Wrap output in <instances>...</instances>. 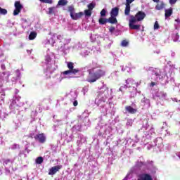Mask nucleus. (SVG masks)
Segmentation results:
<instances>
[{
    "label": "nucleus",
    "instance_id": "1",
    "mask_svg": "<svg viewBox=\"0 0 180 180\" xmlns=\"http://www.w3.org/2000/svg\"><path fill=\"white\" fill-rule=\"evenodd\" d=\"M146 18V13L143 11H139L135 15H130L129 20V27L131 30H140L141 25H136L137 22H141Z\"/></svg>",
    "mask_w": 180,
    "mask_h": 180
},
{
    "label": "nucleus",
    "instance_id": "2",
    "mask_svg": "<svg viewBox=\"0 0 180 180\" xmlns=\"http://www.w3.org/2000/svg\"><path fill=\"white\" fill-rule=\"evenodd\" d=\"M95 68L89 69L88 70L89 75L86 79L87 82L92 84L96 82L98 79H101L102 77H104L105 72L103 70L98 69L96 71L94 70Z\"/></svg>",
    "mask_w": 180,
    "mask_h": 180
},
{
    "label": "nucleus",
    "instance_id": "3",
    "mask_svg": "<svg viewBox=\"0 0 180 180\" xmlns=\"http://www.w3.org/2000/svg\"><path fill=\"white\" fill-rule=\"evenodd\" d=\"M68 68L69 69L68 70L63 72V75H68L69 74H73L75 75V74H78V72H79V70L74 68V63L72 62L68 63Z\"/></svg>",
    "mask_w": 180,
    "mask_h": 180
},
{
    "label": "nucleus",
    "instance_id": "4",
    "mask_svg": "<svg viewBox=\"0 0 180 180\" xmlns=\"http://www.w3.org/2000/svg\"><path fill=\"white\" fill-rule=\"evenodd\" d=\"M14 6L15 8L13 11V15L14 16H16L18 13H20V11L23 9V6L20 4V1H15Z\"/></svg>",
    "mask_w": 180,
    "mask_h": 180
},
{
    "label": "nucleus",
    "instance_id": "5",
    "mask_svg": "<svg viewBox=\"0 0 180 180\" xmlns=\"http://www.w3.org/2000/svg\"><path fill=\"white\" fill-rule=\"evenodd\" d=\"M61 168H63V166L61 165L52 167L51 169H49V175H56V174H57V172H58Z\"/></svg>",
    "mask_w": 180,
    "mask_h": 180
},
{
    "label": "nucleus",
    "instance_id": "6",
    "mask_svg": "<svg viewBox=\"0 0 180 180\" xmlns=\"http://www.w3.org/2000/svg\"><path fill=\"white\" fill-rule=\"evenodd\" d=\"M34 139L37 140L41 144H43V143H46V136H44V133L37 134Z\"/></svg>",
    "mask_w": 180,
    "mask_h": 180
},
{
    "label": "nucleus",
    "instance_id": "7",
    "mask_svg": "<svg viewBox=\"0 0 180 180\" xmlns=\"http://www.w3.org/2000/svg\"><path fill=\"white\" fill-rule=\"evenodd\" d=\"M84 16V13L79 12V13H76L70 15L71 18L73 19V20H78V19H80V18H82Z\"/></svg>",
    "mask_w": 180,
    "mask_h": 180
},
{
    "label": "nucleus",
    "instance_id": "8",
    "mask_svg": "<svg viewBox=\"0 0 180 180\" xmlns=\"http://www.w3.org/2000/svg\"><path fill=\"white\" fill-rule=\"evenodd\" d=\"M119 15V7L112 8L110 11V16L117 18Z\"/></svg>",
    "mask_w": 180,
    "mask_h": 180
},
{
    "label": "nucleus",
    "instance_id": "9",
    "mask_svg": "<svg viewBox=\"0 0 180 180\" xmlns=\"http://www.w3.org/2000/svg\"><path fill=\"white\" fill-rule=\"evenodd\" d=\"M126 111L129 113H131V115H134L137 112V109L133 108V107L130 105H127L125 107Z\"/></svg>",
    "mask_w": 180,
    "mask_h": 180
},
{
    "label": "nucleus",
    "instance_id": "10",
    "mask_svg": "<svg viewBox=\"0 0 180 180\" xmlns=\"http://www.w3.org/2000/svg\"><path fill=\"white\" fill-rule=\"evenodd\" d=\"M164 8H165V4L164 1L159 2L155 6L156 11H161L164 9Z\"/></svg>",
    "mask_w": 180,
    "mask_h": 180
},
{
    "label": "nucleus",
    "instance_id": "11",
    "mask_svg": "<svg viewBox=\"0 0 180 180\" xmlns=\"http://www.w3.org/2000/svg\"><path fill=\"white\" fill-rule=\"evenodd\" d=\"M108 23H111V25H116L117 23V18L113 15H110V17L108 19Z\"/></svg>",
    "mask_w": 180,
    "mask_h": 180
},
{
    "label": "nucleus",
    "instance_id": "12",
    "mask_svg": "<svg viewBox=\"0 0 180 180\" xmlns=\"http://www.w3.org/2000/svg\"><path fill=\"white\" fill-rule=\"evenodd\" d=\"M172 15V8H168L165 10V18H169Z\"/></svg>",
    "mask_w": 180,
    "mask_h": 180
},
{
    "label": "nucleus",
    "instance_id": "13",
    "mask_svg": "<svg viewBox=\"0 0 180 180\" xmlns=\"http://www.w3.org/2000/svg\"><path fill=\"white\" fill-rule=\"evenodd\" d=\"M124 15L129 16L130 15V5L125 4Z\"/></svg>",
    "mask_w": 180,
    "mask_h": 180
},
{
    "label": "nucleus",
    "instance_id": "14",
    "mask_svg": "<svg viewBox=\"0 0 180 180\" xmlns=\"http://www.w3.org/2000/svg\"><path fill=\"white\" fill-rule=\"evenodd\" d=\"M108 22V18H101L98 20L99 25H106V23Z\"/></svg>",
    "mask_w": 180,
    "mask_h": 180
},
{
    "label": "nucleus",
    "instance_id": "15",
    "mask_svg": "<svg viewBox=\"0 0 180 180\" xmlns=\"http://www.w3.org/2000/svg\"><path fill=\"white\" fill-rule=\"evenodd\" d=\"M37 36V33L34 32H32L29 35V39L30 40H34L36 39V37Z\"/></svg>",
    "mask_w": 180,
    "mask_h": 180
},
{
    "label": "nucleus",
    "instance_id": "16",
    "mask_svg": "<svg viewBox=\"0 0 180 180\" xmlns=\"http://www.w3.org/2000/svg\"><path fill=\"white\" fill-rule=\"evenodd\" d=\"M152 72L153 75H155V77H161V72L160 70L155 69V70H153Z\"/></svg>",
    "mask_w": 180,
    "mask_h": 180
},
{
    "label": "nucleus",
    "instance_id": "17",
    "mask_svg": "<svg viewBox=\"0 0 180 180\" xmlns=\"http://www.w3.org/2000/svg\"><path fill=\"white\" fill-rule=\"evenodd\" d=\"M67 4H68V1H67V0H59L58 5L60 6H65V5H67Z\"/></svg>",
    "mask_w": 180,
    "mask_h": 180
},
{
    "label": "nucleus",
    "instance_id": "18",
    "mask_svg": "<svg viewBox=\"0 0 180 180\" xmlns=\"http://www.w3.org/2000/svg\"><path fill=\"white\" fill-rule=\"evenodd\" d=\"M84 15L85 16H86L87 18H91V15H92V11L91 10H84Z\"/></svg>",
    "mask_w": 180,
    "mask_h": 180
},
{
    "label": "nucleus",
    "instance_id": "19",
    "mask_svg": "<svg viewBox=\"0 0 180 180\" xmlns=\"http://www.w3.org/2000/svg\"><path fill=\"white\" fill-rule=\"evenodd\" d=\"M43 161H44L43 157L39 156L36 159V164H39V165L43 164Z\"/></svg>",
    "mask_w": 180,
    "mask_h": 180
},
{
    "label": "nucleus",
    "instance_id": "20",
    "mask_svg": "<svg viewBox=\"0 0 180 180\" xmlns=\"http://www.w3.org/2000/svg\"><path fill=\"white\" fill-rule=\"evenodd\" d=\"M14 75H15V79H19L20 78V71L19 70H15Z\"/></svg>",
    "mask_w": 180,
    "mask_h": 180
},
{
    "label": "nucleus",
    "instance_id": "21",
    "mask_svg": "<svg viewBox=\"0 0 180 180\" xmlns=\"http://www.w3.org/2000/svg\"><path fill=\"white\" fill-rule=\"evenodd\" d=\"M68 11L70 13V16H72V15L74 14V12H75L74 6H70L68 7Z\"/></svg>",
    "mask_w": 180,
    "mask_h": 180
},
{
    "label": "nucleus",
    "instance_id": "22",
    "mask_svg": "<svg viewBox=\"0 0 180 180\" xmlns=\"http://www.w3.org/2000/svg\"><path fill=\"white\" fill-rule=\"evenodd\" d=\"M0 13L1 15H6V13H8V11L5 8H2L1 7H0Z\"/></svg>",
    "mask_w": 180,
    "mask_h": 180
},
{
    "label": "nucleus",
    "instance_id": "23",
    "mask_svg": "<svg viewBox=\"0 0 180 180\" xmlns=\"http://www.w3.org/2000/svg\"><path fill=\"white\" fill-rule=\"evenodd\" d=\"M94 8H95V4H94L93 3H91L88 5V10L89 11H93Z\"/></svg>",
    "mask_w": 180,
    "mask_h": 180
},
{
    "label": "nucleus",
    "instance_id": "24",
    "mask_svg": "<svg viewBox=\"0 0 180 180\" xmlns=\"http://www.w3.org/2000/svg\"><path fill=\"white\" fill-rule=\"evenodd\" d=\"M100 14H101V18H105V16H106V10L105 8H103L101 11Z\"/></svg>",
    "mask_w": 180,
    "mask_h": 180
},
{
    "label": "nucleus",
    "instance_id": "25",
    "mask_svg": "<svg viewBox=\"0 0 180 180\" xmlns=\"http://www.w3.org/2000/svg\"><path fill=\"white\" fill-rule=\"evenodd\" d=\"M41 2H43V4H53V0H40Z\"/></svg>",
    "mask_w": 180,
    "mask_h": 180
},
{
    "label": "nucleus",
    "instance_id": "26",
    "mask_svg": "<svg viewBox=\"0 0 180 180\" xmlns=\"http://www.w3.org/2000/svg\"><path fill=\"white\" fill-rule=\"evenodd\" d=\"M54 9H56V7H50L49 8V15H52V13H54Z\"/></svg>",
    "mask_w": 180,
    "mask_h": 180
},
{
    "label": "nucleus",
    "instance_id": "27",
    "mask_svg": "<svg viewBox=\"0 0 180 180\" xmlns=\"http://www.w3.org/2000/svg\"><path fill=\"white\" fill-rule=\"evenodd\" d=\"M108 30L111 34H113V32H115V30H116V28L113 26H111V27H110Z\"/></svg>",
    "mask_w": 180,
    "mask_h": 180
},
{
    "label": "nucleus",
    "instance_id": "28",
    "mask_svg": "<svg viewBox=\"0 0 180 180\" xmlns=\"http://www.w3.org/2000/svg\"><path fill=\"white\" fill-rule=\"evenodd\" d=\"M154 29L155 30L160 29V24H158V21H155L154 24Z\"/></svg>",
    "mask_w": 180,
    "mask_h": 180
},
{
    "label": "nucleus",
    "instance_id": "29",
    "mask_svg": "<svg viewBox=\"0 0 180 180\" xmlns=\"http://www.w3.org/2000/svg\"><path fill=\"white\" fill-rule=\"evenodd\" d=\"M122 46H123V47H127V46H129V42L126 40H123L122 41Z\"/></svg>",
    "mask_w": 180,
    "mask_h": 180
},
{
    "label": "nucleus",
    "instance_id": "30",
    "mask_svg": "<svg viewBox=\"0 0 180 180\" xmlns=\"http://www.w3.org/2000/svg\"><path fill=\"white\" fill-rule=\"evenodd\" d=\"M8 164H11V159L4 160V165H8Z\"/></svg>",
    "mask_w": 180,
    "mask_h": 180
},
{
    "label": "nucleus",
    "instance_id": "31",
    "mask_svg": "<svg viewBox=\"0 0 180 180\" xmlns=\"http://www.w3.org/2000/svg\"><path fill=\"white\" fill-rule=\"evenodd\" d=\"M132 2H134V0H126L125 5H130Z\"/></svg>",
    "mask_w": 180,
    "mask_h": 180
},
{
    "label": "nucleus",
    "instance_id": "32",
    "mask_svg": "<svg viewBox=\"0 0 180 180\" xmlns=\"http://www.w3.org/2000/svg\"><path fill=\"white\" fill-rule=\"evenodd\" d=\"M176 1L178 0H169L170 5H175V4H176Z\"/></svg>",
    "mask_w": 180,
    "mask_h": 180
},
{
    "label": "nucleus",
    "instance_id": "33",
    "mask_svg": "<svg viewBox=\"0 0 180 180\" xmlns=\"http://www.w3.org/2000/svg\"><path fill=\"white\" fill-rule=\"evenodd\" d=\"M143 165H146V164L143 162H138V167H143Z\"/></svg>",
    "mask_w": 180,
    "mask_h": 180
},
{
    "label": "nucleus",
    "instance_id": "34",
    "mask_svg": "<svg viewBox=\"0 0 180 180\" xmlns=\"http://www.w3.org/2000/svg\"><path fill=\"white\" fill-rule=\"evenodd\" d=\"M73 105H74V106H78V101H75L73 102Z\"/></svg>",
    "mask_w": 180,
    "mask_h": 180
},
{
    "label": "nucleus",
    "instance_id": "35",
    "mask_svg": "<svg viewBox=\"0 0 180 180\" xmlns=\"http://www.w3.org/2000/svg\"><path fill=\"white\" fill-rule=\"evenodd\" d=\"M1 70H6V68L5 67V65L2 64L1 65Z\"/></svg>",
    "mask_w": 180,
    "mask_h": 180
},
{
    "label": "nucleus",
    "instance_id": "36",
    "mask_svg": "<svg viewBox=\"0 0 180 180\" xmlns=\"http://www.w3.org/2000/svg\"><path fill=\"white\" fill-rule=\"evenodd\" d=\"M155 84H156L155 82H152L150 83V86H155Z\"/></svg>",
    "mask_w": 180,
    "mask_h": 180
},
{
    "label": "nucleus",
    "instance_id": "37",
    "mask_svg": "<svg viewBox=\"0 0 180 180\" xmlns=\"http://www.w3.org/2000/svg\"><path fill=\"white\" fill-rule=\"evenodd\" d=\"M153 2H156L157 4L160 3V0H153Z\"/></svg>",
    "mask_w": 180,
    "mask_h": 180
},
{
    "label": "nucleus",
    "instance_id": "38",
    "mask_svg": "<svg viewBox=\"0 0 180 180\" xmlns=\"http://www.w3.org/2000/svg\"><path fill=\"white\" fill-rule=\"evenodd\" d=\"M101 94H103V91H100L99 95H101Z\"/></svg>",
    "mask_w": 180,
    "mask_h": 180
},
{
    "label": "nucleus",
    "instance_id": "39",
    "mask_svg": "<svg viewBox=\"0 0 180 180\" xmlns=\"http://www.w3.org/2000/svg\"><path fill=\"white\" fill-rule=\"evenodd\" d=\"M119 91H120L122 92V88H120V89H119Z\"/></svg>",
    "mask_w": 180,
    "mask_h": 180
},
{
    "label": "nucleus",
    "instance_id": "40",
    "mask_svg": "<svg viewBox=\"0 0 180 180\" xmlns=\"http://www.w3.org/2000/svg\"><path fill=\"white\" fill-rule=\"evenodd\" d=\"M176 36H177L178 37H179V35H178V34H176Z\"/></svg>",
    "mask_w": 180,
    "mask_h": 180
}]
</instances>
